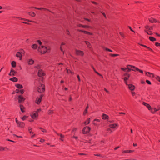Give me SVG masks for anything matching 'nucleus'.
Segmentation results:
<instances>
[{
	"label": "nucleus",
	"instance_id": "f257e3e1",
	"mask_svg": "<svg viewBox=\"0 0 160 160\" xmlns=\"http://www.w3.org/2000/svg\"><path fill=\"white\" fill-rule=\"evenodd\" d=\"M48 50V48L43 46H42L41 48L39 47L38 50L41 54H44Z\"/></svg>",
	"mask_w": 160,
	"mask_h": 160
},
{
	"label": "nucleus",
	"instance_id": "f03ea898",
	"mask_svg": "<svg viewBox=\"0 0 160 160\" xmlns=\"http://www.w3.org/2000/svg\"><path fill=\"white\" fill-rule=\"evenodd\" d=\"M129 66H131V69L130 68L128 67V69L129 71H131V70L134 71H139L141 73H143V71L142 70L139 69L138 68H136L134 66L132 65H129Z\"/></svg>",
	"mask_w": 160,
	"mask_h": 160
},
{
	"label": "nucleus",
	"instance_id": "7ed1b4c3",
	"mask_svg": "<svg viewBox=\"0 0 160 160\" xmlns=\"http://www.w3.org/2000/svg\"><path fill=\"white\" fill-rule=\"evenodd\" d=\"M37 91L38 92H42L45 90V86L42 84H41L40 86L37 88Z\"/></svg>",
	"mask_w": 160,
	"mask_h": 160
},
{
	"label": "nucleus",
	"instance_id": "20e7f679",
	"mask_svg": "<svg viewBox=\"0 0 160 160\" xmlns=\"http://www.w3.org/2000/svg\"><path fill=\"white\" fill-rule=\"evenodd\" d=\"M90 130V127L86 126L84 127L83 129L82 132L84 134H86L88 133Z\"/></svg>",
	"mask_w": 160,
	"mask_h": 160
},
{
	"label": "nucleus",
	"instance_id": "39448f33",
	"mask_svg": "<svg viewBox=\"0 0 160 160\" xmlns=\"http://www.w3.org/2000/svg\"><path fill=\"white\" fill-rule=\"evenodd\" d=\"M126 84L128 86V88L131 91H133L135 88V86L132 84H128L127 82H126Z\"/></svg>",
	"mask_w": 160,
	"mask_h": 160
},
{
	"label": "nucleus",
	"instance_id": "423d86ee",
	"mask_svg": "<svg viewBox=\"0 0 160 160\" xmlns=\"http://www.w3.org/2000/svg\"><path fill=\"white\" fill-rule=\"evenodd\" d=\"M16 73V72L14 70L12 69L11 70L9 75L11 76H14L15 75V74Z\"/></svg>",
	"mask_w": 160,
	"mask_h": 160
},
{
	"label": "nucleus",
	"instance_id": "0eeeda50",
	"mask_svg": "<svg viewBox=\"0 0 160 160\" xmlns=\"http://www.w3.org/2000/svg\"><path fill=\"white\" fill-rule=\"evenodd\" d=\"M38 116V113L37 112H33L31 115V117L33 119H35L37 118Z\"/></svg>",
	"mask_w": 160,
	"mask_h": 160
},
{
	"label": "nucleus",
	"instance_id": "6e6552de",
	"mask_svg": "<svg viewBox=\"0 0 160 160\" xmlns=\"http://www.w3.org/2000/svg\"><path fill=\"white\" fill-rule=\"evenodd\" d=\"M42 95H41L39 98H37L36 99V102L37 104H39L41 101Z\"/></svg>",
	"mask_w": 160,
	"mask_h": 160
},
{
	"label": "nucleus",
	"instance_id": "1a4fd4ad",
	"mask_svg": "<svg viewBox=\"0 0 160 160\" xmlns=\"http://www.w3.org/2000/svg\"><path fill=\"white\" fill-rule=\"evenodd\" d=\"M18 102L19 103H21L22 102H23L25 100V99L21 95L18 96Z\"/></svg>",
	"mask_w": 160,
	"mask_h": 160
},
{
	"label": "nucleus",
	"instance_id": "9d476101",
	"mask_svg": "<svg viewBox=\"0 0 160 160\" xmlns=\"http://www.w3.org/2000/svg\"><path fill=\"white\" fill-rule=\"evenodd\" d=\"M44 73L41 70H38V75L39 77L43 76L44 75Z\"/></svg>",
	"mask_w": 160,
	"mask_h": 160
},
{
	"label": "nucleus",
	"instance_id": "9b49d317",
	"mask_svg": "<svg viewBox=\"0 0 160 160\" xmlns=\"http://www.w3.org/2000/svg\"><path fill=\"white\" fill-rule=\"evenodd\" d=\"M16 56L17 57L19 58V59L20 60H22V55L21 54V52H17L16 55Z\"/></svg>",
	"mask_w": 160,
	"mask_h": 160
},
{
	"label": "nucleus",
	"instance_id": "f8f14e48",
	"mask_svg": "<svg viewBox=\"0 0 160 160\" xmlns=\"http://www.w3.org/2000/svg\"><path fill=\"white\" fill-rule=\"evenodd\" d=\"M143 104L144 105L146 106L148 108L149 110H150L151 109V106L147 103H146L145 102H143Z\"/></svg>",
	"mask_w": 160,
	"mask_h": 160
},
{
	"label": "nucleus",
	"instance_id": "ddd939ff",
	"mask_svg": "<svg viewBox=\"0 0 160 160\" xmlns=\"http://www.w3.org/2000/svg\"><path fill=\"white\" fill-rule=\"evenodd\" d=\"M146 75L148 76L154 77V76L153 73L149 72H146Z\"/></svg>",
	"mask_w": 160,
	"mask_h": 160
},
{
	"label": "nucleus",
	"instance_id": "4468645a",
	"mask_svg": "<svg viewBox=\"0 0 160 160\" xmlns=\"http://www.w3.org/2000/svg\"><path fill=\"white\" fill-rule=\"evenodd\" d=\"M9 80L14 82H16L18 81V79L15 77L11 78L9 79Z\"/></svg>",
	"mask_w": 160,
	"mask_h": 160
},
{
	"label": "nucleus",
	"instance_id": "2eb2a0df",
	"mask_svg": "<svg viewBox=\"0 0 160 160\" xmlns=\"http://www.w3.org/2000/svg\"><path fill=\"white\" fill-rule=\"evenodd\" d=\"M102 119H108V116L105 114H103L102 116Z\"/></svg>",
	"mask_w": 160,
	"mask_h": 160
},
{
	"label": "nucleus",
	"instance_id": "dca6fc26",
	"mask_svg": "<svg viewBox=\"0 0 160 160\" xmlns=\"http://www.w3.org/2000/svg\"><path fill=\"white\" fill-rule=\"evenodd\" d=\"M28 64L29 65L32 64L34 62V61L31 59H30L28 60Z\"/></svg>",
	"mask_w": 160,
	"mask_h": 160
},
{
	"label": "nucleus",
	"instance_id": "f3484780",
	"mask_svg": "<svg viewBox=\"0 0 160 160\" xmlns=\"http://www.w3.org/2000/svg\"><path fill=\"white\" fill-rule=\"evenodd\" d=\"M16 18H18L19 19H21V20H24L25 21H28V22H34L33 21L30 20H28V19H24V18H19V17H16Z\"/></svg>",
	"mask_w": 160,
	"mask_h": 160
},
{
	"label": "nucleus",
	"instance_id": "a211bd4d",
	"mask_svg": "<svg viewBox=\"0 0 160 160\" xmlns=\"http://www.w3.org/2000/svg\"><path fill=\"white\" fill-rule=\"evenodd\" d=\"M18 125L19 127H23L24 126V123L23 122H19V123Z\"/></svg>",
	"mask_w": 160,
	"mask_h": 160
},
{
	"label": "nucleus",
	"instance_id": "6ab92c4d",
	"mask_svg": "<svg viewBox=\"0 0 160 160\" xmlns=\"http://www.w3.org/2000/svg\"><path fill=\"white\" fill-rule=\"evenodd\" d=\"M117 126V125L116 124H110L109 125V127L110 128H112V129H113Z\"/></svg>",
	"mask_w": 160,
	"mask_h": 160
},
{
	"label": "nucleus",
	"instance_id": "aec40b11",
	"mask_svg": "<svg viewBox=\"0 0 160 160\" xmlns=\"http://www.w3.org/2000/svg\"><path fill=\"white\" fill-rule=\"evenodd\" d=\"M134 151L131 150H124L123 151L122 153H131L133 152Z\"/></svg>",
	"mask_w": 160,
	"mask_h": 160
},
{
	"label": "nucleus",
	"instance_id": "412c9836",
	"mask_svg": "<svg viewBox=\"0 0 160 160\" xmlns=\"http://www.w3.org/2000/svg\"><path fill=\"white\" fill-rule=\"evenodd\" d=\"M15 86L18 88L20 89L23 88L22 86L20 84H17L15 85Z\"/></svg>",
	"mask_w": 160,
	"mask_h": 160
},
{
	"label": "nucleus",
	"instance_id": "4be33fe9",
	"mask_svg": "<svg viewBox=\"0 0 160 160\" xmlns=\"http://www.w3.org/2000/svg\"><path fill=\"white\" fill-rule=\"evenodd\" d=\"M129 65H128V66H127V68H122V70L124 71H126L128 69V72H129L130 71H129L128 69V67L130 68L131 69V66H129Z\"/></svg>",
	"mask_w": 160,
	"mask_h": 160
},
{
	"label": "nucleus",
	"instance_id": "5701e85b",
	"mask_svg": "<svg viewBox=\"0 0 160 160\" xmlns=\"http://www.w3.org/2000/svg\"><path fill=\"white\" fill-rule=\"evenodd\" d=\"M145 32L147 33V34L150 35H152V32L150 31H149L148 30H145Z\"/></svg>",
	"mask_w": 160,
	"mask_h": 160
},
{
	"label": "nucleus",
	"instance_id": "b1692460",
	"mask_svg": "<svg viewBox=\"0 0 160 160\" xmlns=\"http://www.w3.org/2000/svg\"><path fill=\"white\" fill-rule=\"evenodd\" d=\"M149 21L150 22H152V23L154 22H157V21L156 19L152 18L149 19Z\"/></svg>",
	"mask_w": 160,
	"mask_h": 160
},
{
	"label": "nucleus",
	"instance_id": "393cba45",
	"mask_svg": "<svg viewBox=\"0 0 160 160\" xmlns=\"http://www.w3.org/2000/svg\"><path fill=\"white\" fill-rule=\"evenodd\" d=\"M54 132L57 134L58 135H60V137H61V138H60V139L62 140V141H63V140L61 138H63L64 137V136L63 135H62V134H59V133L56 132L55 131H54Z\"/></svg>",
	"mask_w": 160,
	"mask_h": 160
},
{
	"label": "nucleus",
	"instance_id": "a878e982",
	"mask_svg": "<svg viewBox=\"0 0 160 160\" xmlns=\"http://www.w3.org/2000/svg\"><path fill=\"white\" fill-rule=\"evenodd\" d=\"M29 14L32 17H35L36 15V14L35 13L33 12H28Z\"/></svg>",
	"mask_w": 160,
	"mask_h": 160
},
{
	"label": "nucleus",
	"instance_id": "bb28decb",
	"mask_svg": "<svg viewBox=\"0 0 160 160\" xmlns=\"http://www.w3.org/2000/svg\"><path fill=\"white\" fill-rule=\"evenodd\" d=\"M20 107L21 111L23 112H24L25 111L23 110V109L24 108V107L22 105L20 104Z\"/></svg>",
	"mask_w": 160,
	"mask_h": 160
},
{
	"label": "nucleus",
	"instance_id": "cd10ccee",
	"mask_svg": "<svg viewBox=\"0 0 160 160\" xmlns=\"http://www.w3.org/2000/svg\"><path fill=\"white\" fill-rule=\"evenodd\" d=\"M11 65L13 67H15L16 66V62L15 61H12L11 62Z\"/></svg>",
	"mask_w": 160,
	"mask_h": 160
},
{
	"label": "nucleus",
	"instance_id": "c85d7f7f",
	"mask_svg": "<svg viewBox=\"0 0 160 160\" xmlns=\"http://www.w3.org/2000/svg\"><path fill=\"white\" fill-rule=\"evenodd\" d=\"M88 105L87 106V107H86L85 109V110L83 112V114L84 115H85L87 113V112H88Z\"/></svg>",
	"mask_w": 160,
	"mask_h": 160
},
{
	"label": "nucleus",
	"instance_id": "c756f323",
	"mask_svg": "<svg viewBox=\"0 0 160 160\" xmlns=\"http://www.w3.org/2000/svg\"><path fill=\"white\" fill-rule=\"evenodd\" d=\"M81 32H84L85 33H86L87 34L89 35H92V33H91L85 31H83L81 30Z\"/></svg>",
	"mask_w": 160,
	"mask_h": 160
},
{
	"label": "nucleus",
	"instance_id": "7c9ffc66",
	"mask_svg": "<svg viewBox=\"0 0 160 160\" xmlns=\"http://www.w3.org/2000/svg\"><path fill=\"white\" fill-rule=\"evenodd\" d=\"M37 47L38 46L37 45L35 44H33L32 46V48L34 49H36L37 48Z\"/></svg>",
	"mask_w": 160,
	"mask_h": 160
},
{
	"label": "nucleus",
	"instance_id": "2f4dec72",
	"mask_svg": "<svg viewBox=\"0 0 160 160\" xmlns=\"http://www.w3.org/2000/svg\"><path fill=\"white\" fill-rule=\"evenodd\" d=\"M90 122V119H88L86 121L84 122L85 124L86 125L89 123Z\"/></svg>",
	"mask_w": 160,
	"mask_h": 160
},
{
	"label": "nucleus",
	"instance_id": "473e14b6",
	"mask_svg": "<svg viewBox=\"0 0 160 160\" xmlns=\"http://www.w3.org/2000/svg\"><path fill=\"white\" fill-rule=\"evenodd\" d=\"M103 49L104 50L107 51H109V52H112V50L109 49H108V48H106L105 47H104L103 48Z\"/></svg>",
	"mask_w": 160,
	"mask_h": 160
},
{
	"label": "nucleus",
	"instance_id": "72a5a7b5",
	"mask_svg": "<svg viewBox=\"0 0 160 160\" xmlns=\"http://www.w3.org/2000/svg\"><path fill=\"white\" fill-rule=\"evenodd\" d=\"M33 8H34L35 9H38V10H41V9H44V10H45L46 9L45 8H36V7H33Z\"/></svg>",
	"mask_w": 160,
	"mask_h": 160
},
{
	"label": "nucleus",
	"instance_id": "f704fd0d",
	"mask_svg": "<svg viewBox=\"0 0 160 160\" xmlns=\"http://www.w3.org/2000/svg\"><path fill=\"white\" fill-rule=\"evenodd\" d=\"M81 27H82V28H88L89 27L87 25H84L81 24Z\"/></svg>",
	"mask_w": 160,
	"mask_h": 160
},
{
	"label": "nucleus",
	"instance_id": "c9c22d12",
	"mask_svg": "<svg viewBox=\"0 0 160 160\" xmlns=\"http://www.w3.org/2000/svg\"><path fill=\"white\" fill-rule=\"evenodd\" d=\"M149 38L150 40H156V39L155 38H154L153 37H149Z\"/></svg>",
	"mask_w": 160,
	"mask_h": 160
},
{
	"label": "nucleus",
	"instance_id": "e433bc0d",
	"mask_svg": "<svg viewBox=\"0 0 160 160\" xmlns=\"http://www.w3.org/2000/svg\"><path fill=\"white\" fill-rule=\"evenodd\" d=\"M93 68V69H94V71H95V72L96 73H97L98 74V75H100V76H102V75H101L99 73H98V72H97L95 69L93 67H92Z\"/></svg>",
	"mask_w": 160,
	"mask_h": 160
},
{
	"label": "nucleus",
	"instance_id": "4c0bfd02",
	"mask_svg": "<svg viewBox=\"0 0 160 160\" xmlns=\"http://www.w3.org/2000/svg\"><path fill=\"white\" fill-rule=\"evenodd\" d=\"M120 35L122 37L124 38L125 37L124 35L122 32H120L119 33Z\"/></svg>",
	"mask_w": 160,
	"mask_h": 160
},
{
	"label": "nucleus",
	"instance_id": "58836bf2",
	"mask_svg": "<svg viewBox=\"0 0 160 160\" xmlns=\"http://www.w3.org/2000/svg\"><path fill=\"white\" fill-rule=\"evenodd\" d=\"M40 128L41 130L43 132H46L47 131L44 129H43L42 128Z\"/></svg>",
	"mask_w": 160,
	"mask_h": 160
},
{
	"label": "nucleus",
	"instance_id": "ea45409f",
	"mask_svg": "<svg viewBox=\"0 0 160 160\" xmlns=\"http://www.w3.org/2000/svg\"><path fill=\"white\" fill-rule=\"evenodd\" d=\"M67 72L68 73H70L72 74H73V73L72 72V71L70 70L67 69Z\"/></svg>",
	"mask_w": 160,
	"mask_h": 160
},
{
	"label": "nucleus",
	"instance_id": "a19ab883",
	"mask_svg": "<svg viewBox=\"0 0 160 160\" xmlns=\"http://www.w3.org/2000/svg\"><path fill=\"white\" fill-rule=\"evenodd\" d=\"M76 52L77 55H79L80 53V51H79L76 50Z\"/></svg>",
	"mask_w": 160,
	"mask_h": 160
},
{
	"label": "nucleus",
	"instance_id": "79ce46f5",
	"mask_svg": "<svg viewBox=\"0 0 160 160\" xmlns=\"http://www.w3.org/2000/svg\"><path fill=\"white\" fill-rule=\"evenodd\" d=\"M124 81H125V83H126V82H127L126 81V80L128 79V78H127V77H125L124 78Z\"/></svg>",
	"mask_w": 160,
	"mask_h": 160
},
{
	"label": "nucleus",
	"instance_id": "37998d69",
	"mask_svg": "<svg viewBox=\"0 0 160 160\" xmlns=\"http://www.w3.org/2000/svg\"><path fill=\"white\" fill-rule=\"evenodd\" d=\"M48 113L49 114H51L53 113V111L51 110H49Z\"/></svg>",
	"mask_w": 160,
	"mask_h": 160
},
{
	"label": "nucleus",
	"instance_id": "c03bdc74",
	"mask_svg": "<svg viewBox=\"0 0 160 160\" xmlns=\"http://www.w3.org/2000/svg\"><path fill=\"white\" fill-rule=\"evenodd\" d=\"M149 26H146L145 27V28H146V29L145 30H149Z\"/></svg>",
	"mask_w": 160,
	"mask_h": 160
},
{
	"label": "nucleus",
	"instance_id": "a18cd8bd",
	"mask_svg": "<svg viewBox=\"0 0 160 160\" xmlns=\"http://www.w3.org/2000/svg\"><path fill=\"white\" fill-rule=\"evenodd\" d=\"M86 41V44H87V46L88 47H89V45L90 44V43L89 42L87 41Z\"/></svg>",
	"mask_w": 160,
	"mask_h": 160
},
{
	"label": "nucleus",
	"instance_id": "49530a36",
	"mask_svg": "<svg viewBox=\"0 0 160 160\" xmlns=\"http://www.w3.org/2000/svg\"><path fill=\"white\" fill-rule=\"evenodd\" d=\"M146 82L148 84H151V82L149 80H146Z\"/></svg>",
	"mask_w": 160,
	"mask_h": 160
},
{
	"label": "nucleus",
	"instance_id": "de8ad7c7",
	"mask_svg": "<svg viewBox=\"0 0 160 160\" xmlns=\"http://www.w3.org/2000/svg\"><path fill=\"white\" fill-rule=\"evenodd\" d=\"M152 30H153V28H152V26H150H150L149 27V28L148 30L151 31Z\"/></svg>",
	"mask_w": 160,
	"mask_h": 160
},
{
	"label": "nucleus",
	"instance_id": "09e8293b",
	"mask_svg": "<svg viewBox=\"0 0 160 160\" xmlns=\"http://www.w3.org/2000/svg\"><path fill=\"white\" fill-rule=\"evenodd\" d=\"M27 117V116H24L22 118V119L23 120H24Z\"/></svg>",
	"mask_w": 160,
	"mask_h": 160
},
{
	"label": "nucleus",
	"instance_id": "8fccbe9b",
	"mask_svg": "<svg viewBox=\"0 0 160 160\" xmlns=\"http://www.w3.org/2000/svg\"><path fill=\"white\" fill-rule=\"evenodd\" d=\"M159 109H156V108H154V111L153 112V111H152V113H154L155 112H156L158 110H159Z\"/></svg>",
	"mask_w": 160,
	"mask_h": 160
},
{
	"label": "nucleus",
	"instance_id": "3c124183",
	"mask_svg": "<svg viewBox=\"0 0 160 160\" xmlns=\"http://www.w3.org/2000/svg\"><path fill=\"white\" fill-rule=\"evenodd\" d=\"M155 45L156 46H159L160 47V43L158 42H156Z\"/></svg>",
	"mask_w": 160,
	"mask_h": 160
},
{
	"label": "nucleus",
	"instance_id": "603ef678",
	"mask_svg": "<svg viewBox=\"0 0 160 160\" xmlns=\"http://www.w3.org/2000/svg\"><path fill=\"white\" fill-rule=\"evenodd\" d=\"M124 75L127 76L126 77L128 78L130 77V75L127 73H125Z\"/></svg>",
	"mask_w": 160,
	"mask_h": 160
},
{
	"label": "nucleus",
	"instance_id": "864d4df0",
	"mask_svg": "<svg viewBox=\"0 0 160 160\" xmlns=\"http://www.w3.org/2000/svg\"><path fill=\"white\" fill-rule=\"evenodd\" d=\"M157 76V77H156V78L160 82V77L158 76Z\"/></svg>",
	"mask_w": 160,
	"mask_h": 160
},
{
	"label": "nucleus",
	"instance_id": "5fc2aeb1",
	"mask_svg": "<svg viewBox=\"0 0 160 160\" xmlns=\"http://www.w3.org/2000/svg\"><path fill=\"white\" fill-rule=\"evenodd\" d=\"M5 150V148H3L2 147H0V151L1 150Z\"/></svg>",
	"mask_w": 160,
	"mask_h": 160
},
{
	"label": "nucleus",
	"instance_id": "6e6d98bb",
	"mask_svg": "<svg viewBox=\"0 0 160 160\" xmlns=\"http://www.w3.org/2000/svg\"><path fill=\"white\" fill-rule=\"evenodd\" d=\"M19 92H20L21 94H23L24 92V90H20Z\"/></svg>",
	"mask_w": 160,
	"mask_h": 160
},
{
	"label": "nucleus",
	"instance_id": "4d7b16f0",
	"mask_svg": "<svg viewBox=\"0 0 160 160\" xmlns=\"http://www.w3.org/2000/svg\"><path fill=\"white\" fill-rule=\"evenodd\" d=\"M128 27L130 29L131 31L133 32L134 33L135 32L132 29L131 27H130V26H128Z\"/></svg>",
	"mask_w": 160,
	"mask_h": 160
},
{
	"label": "nucleus",
	"instance_id": "13d9d810",
	"mask_svg": "<svg viewBox=\"0 0 160 160\" xmlns=\"http://www.w3.org/2000/svg\"><path fill=\"white\" fill-rule=\"evenodd\" d=\"M38 43L40 45H41L42 44V42H41V41H37Z\"/></svg>",
	"mask_w": 160,
	"mask_h": 160
},
{
	"label": "nucleus",
	"instance_id": "bf43d9fd",
	"mask_svg": "<svg viewBox=\"0 0 160 160\" xmlns=\"http://www.w3.org/2000/svg\"><path fill=\"white\" fill-rule=\"evenodd\" d=\"M66 33L68 35L70 34V32L68 29L66 30Z\"/></svg>",
	"mask_w": 160,
	"mask_h": 160
},
{
	"label": "nucleus",
	"instance_id": "052dcab7",
	"mask_svg": "<svg viewBox=\"0 0 160 160\" xmlns=\"http://www.w3.org/2000/svg\"><path fill=\"white\" fill-rule=\"evenodd\" d=\"M143 46H144V47H146L147 48H148L151 51H152V50L150 48H148V47L147 46H145V45H143Z\"/></svg>",
	"mask_w": 160,
	"mask_h": 160
},
{
	"label": "nucleus",
	"instance_id": "680f3d73",
	"mask_svg": "<svg viewBox=\"0 0 160 160\" xmlns=\"http://www.w3.org/2000/svg\"><path fill=\"white\" fill-rule=\"evenodd\" d=\"M21 50V51L20 52H21L22 55L25 53L24 51L22 49Z\"/></svg>",
	"mask_w": 160,
	"mask_h": 160
},
{
	"label": "nucleus",
	"instance_id": "e2e57ef3",
	"mask_svg": "<svg viewBox=\"0 0 160 160\" xmlns=\"http://www.w3.org/2000/svg\"><path fill=\"white\" fill-rule=\"evenodd\" d=\"M102 14H103V16H104V17L106 18H107V17H106V16L105 14V13L104 12H102Z\"/></svg>",
	"mask_w": 160,
	"mask_h": 160
},
{
	"label": "nucleus",
	"instance_id": "0e129e2a",
	"mask_svg": "<svg viewBox=\"0 0 160 160\" xmlns=\"http://www.w3.org/2000/svg\"><path fill=\"white\" fill-rule=\"evenodd\" d=\"M16 122L17 124H18L19 123V122L17 120V118H16Z\"/></svg>",
	"mask_w": 160,
	"mask_h": 160
},
{
	"label": "nucleus",
	"instance_id": "69168bd1",
	"mask_svg": "<svg viewBox=\"0 0 160 160\" xmlns=\"http://www.w3.org/2000/svg\"><path fill=\"white\" fill-rule=\"evenodd\" d=\"M107 130L108 132L110 131V132H112V131L111 130L110 128H108Z\"/></svg>",
	"mask_w": 160,
	"mask_h": 160
},
{
	"label": "nucleus",
	"instance_id": "338daca9",
	"mask_svg": "<svg viewBox=\"0 0 160 160\" xmlns=\"http://www.w3.org/2000/svg\"><path fill=\"white\" fill-rule=\"evenodd\" d=\"M84 19L86 20H87V21H88V22H90L91 21L90 20V19H89L88 18H84Z\"/></svg>",
	"mask_w": 160,
	"mask_h": 160
},
{
	"label": "nucleus",
	"instance_id": "774afa93",
	"mask_svg": "<svg viewBox=\"0 0 160 160\" xmlns=\"http://www.w3.org/2000/svg\"><path fill=\"white\" fill-rule=\"evenodd\" d=\"M91 2L96 5H97L98 4L97 3L94 1H92Z\"/></svg>",
	"mask_w": 160,
	"mask_h": 160
}]
</instances>
